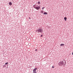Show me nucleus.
<instances>
[{
  "mask_svg": "<svg viewBox=\"0 0 73 73\" xmlns=\"http://www.w3.org/2000/svg\"><path fill=\"white\" fill-rule=\"evenodd\" d=\"M45 8V7H43L42 8V9H44Z\"/></svg>",
  "mask_w": 73,
  "mask_h": 73,
  "instance_id": "nucleus-13",
  "label": "nucleus"
},
{
  "mask_svg": "<svg viewBox=\"0 0 73 73\" xmlns=\"http://www.w3.org/2000/svg\"><path fill=\"white\" fill-rule=\"evenodd\" d=\"M36 6H34V7H36Z\"/></svg>",
  "mask_w": 73,
  "mask_h": 73,
  "instance_id": "nucleus-18",
  "label": "nucleus"
},
{
  "mask_svg": "<svg viewBox=\"0 0 73 73\" xmlns=\"http://www.w3.org/2000/svg\"><path fill=\"white\" fill-rule=\"evenodd\" d=\"M67 19V18L66 17H65L64 18V19L65 20V21H66V19Z\"/></svg>",
  "mask_w": 73,
  "mask_h": 73,
  "instance_id": "nucleus-7",
  "label": "nucleus"
},
{
  "mask_svg": "<svg viewBox=\"0 0 73 73\" xmlns=\"http://www.w3.org/2000/svg\"><path fill=\"white\" fill-rule=\"evenodd\" d=\"M42 31L43 30L41 29H37L36 31V32H38V33H40L42 32Z\"/></svg>",
  "mask_w": 73,
  "mask_h": 73,
  "instance_id": "nucleus-2",
  "label": "nucleus"
},
{
  "mask_svg": "<svg viewBox=\"0 0 73 73\" xmlns=\"http://www.w3.org/2000/svg\"><path fill=\"white\" fill-rule=\"evenodd\" d=\"M9 5H12V2H9Z\"/></svg>",
  "mask_w": 73,
  "mask_h": 73,
  "instance_id": "nucleus-5",
  "label": "nucleus"
},
{
  "mask_svg": "<svg viewBox=\"0 0 73 73\" xmlns=\"http://www.w3.org/2000/svg\"><path fill=\"white\" fill-rule=\"evenodd\" d=\"M35 6H36V5H33V7L34 8H35V9H36L37 10H39V9H40V7H35Z\"/></svg>",
  "mask_w": 73,
  "mask_h": 73,
  "instance_id": "nucleus-3",
  "label": "nucleus"
},
{
  "mask_svg": "<svg viewBox=\"0 0 73 73\" xmlns=\"http://www.w3.org/2000/svg\"><path fill=\"white\" fill-rule=\"evenodd\" d=\"M58 64L59 66H65V65H66V61H65L64 62H64H63V61H60L58 63Z\"/></svg>",
  "mask_w": 73,
  "mask_h": 73,
  "instance_id": "nucleus-1",
  "label": "nucleus"
},
{
  "mask_svg": "<svg viewBox=\"0 0 73 73\" xmlns=\"http://www.w3.org/2000/svg\"><path fill=\"white\" fill-rule=\"evenodd\" d=\"M52 68H54V66H53L52 67Z\"/></svg>",
  "mask_w": 73,
  "mask_h": 73,
  "instance_id": "nucleus-15",
  "label": "nucleus"
},
{
  "mask_svg": "<svg viewBox=\"0 0 73 73\" xmlns=\"http://www.w3.org/2000/svg\"><path fill=\"white\" fill-rule=\"evenodd\" d=\"M42 35H41L40 36V37H42Z\"/></svg>",
  "mask_w": 73,
  "mask_h": 73,
  "instance_id": "nucleus-14",
  "label": "nucleus"
},
{
  "mask_svg": "<svg viewBox=\"0 0 73 73\" xmlns=\"http://www.w3.org/2000/svg\"><path fill=\"white\" fill-rule=\"evenodd\" d=\"M41 12L42 13H44V11L42 10L41 11Z\"/></svg>",
  "mask_w": 73,
  "mask_h": 73,
  "instance_id": "nucleus-9",
  "label": "nucleus"
},
{
  "mask_svg": "<svg viewBox=\"0 0 73 73\" xmlns=\"http://www.w3.org/2000/svg\"><path fill=\"white\" fill-rule=\"evenodd\" d=\"M33 73H36V72H34Z\"/></svg>",
  "mask_w": 73,
  "mask_h": 73,
  "instance_id": "nucleus-16",
  "label": "nucleus"
},
{
  "mask_svg": "<svg viewBox=\"0 0 73 73\" xmlns=\"http://www.w3.org/2000/svg\"><path fill=\"white\" fill-rule=\"evenodd\" d=\"M37 49H35V51H37Z\"/></svg>",
  "mask_w": 73,
  "mask_h": 73,
  "instance_id": "nucleus-17",
  "label": "nucleus"
},
{
  "mask_svg": "<svg viewBox=\"0 0 73 73\" xmlns=\"http://www.w3.org/2000/svg\"><path fill=\"white\" fill-rule=\"evenodd\" d=\"M29 19H31V18L29 17Z\"/></svg>",
  "mask_w": 73,
  "mask_h": 73,
  "instance_id": "nucleus-19",
  "label": "nucleus"
},
{
  "mask_svg": "<svg viewBox=\"0 0 73 73\" xmlns=\"http://www.w3.org/2000/svg\"><path fill=\"white\" fill-rule=\"evenodd\" d=\"M8 64V62H7L5 64V65H7Z\"/></svg>",
  "mask_w": 73,
  "mask_h": 73,
  "instance_id": "nucleus-10",
  "label": "nucleus"
},
{
  "mask_svg": "<svg viewBox=\"0 0 73 73\" xmlns=\"http://www.w3.org/2000/svg\"><path fill=\"white\" fill-rule=\"evenodd\" d=\"M38 4H40V2L39 1L38 2Z\"/></svg>",
  "mask_w": 73,
  "mask_h": 73,
  "instance_id": "nucleus-11",
  "label": "nucleus"
},
{
  "mask_svg": "<svg viewBox=\"0 0 73 73\" xmlns=\"http://www.w3.org/2000/svg\"><path fill=\"white\" fill-rule=\"evenodd\" d=\"M37 68H34L33 70V71L34 72H36V70H37Z\"/></svg>",
  "mask_w": 73,
  "mask_h": 73,
  "instance_id": "nucleus-4",
  "label": "nucleus"
},
{
  "mask_svg": "<svg viewBox=\"0 0 73 73\" xmlns=\"http://www.w3.org/2000/svg\"><path fill=\"white\" fill-rule=\"evenodd\" d=\"M43 14L44 15H47V14H48V13H47L46 12H44V13H43Z\"/></svg>",
  "mask_w": 73,
  "mask_h": 73,
  "instance_id": "nucleus-6",
  "label": "nucleus"
},
{
  "mask_svg": "<svg viewBox=\"0 0 73 73\" xmlns=\"http://www.w3.org/2000/svg\"><path fill=\"white\" fill-rule=\"evenodd\" d=\"M60 46H64V44H62L60 45Z\"/></svg>",
  "mask_w": 73,
  "mask_h": 73,
  "instance_id": "nucleus-8",
  "label": "nucleus"
},
{
  "mask_svg": "<svg viewBox=\"0 0 73 73\" xmlns=\"http://www.w3.org/2000/svg\"><path fill=\"white\" fill-rule=\"evenodd\" d=\"M6 66V65H4V66H3V67L4 68V67H5Z\"/></svg>",
  "mask_w": 73,
  "mask_h": 73,
  "instance_id": "nucleus-12",
  "label": "nucleus"
}]
</instances>
